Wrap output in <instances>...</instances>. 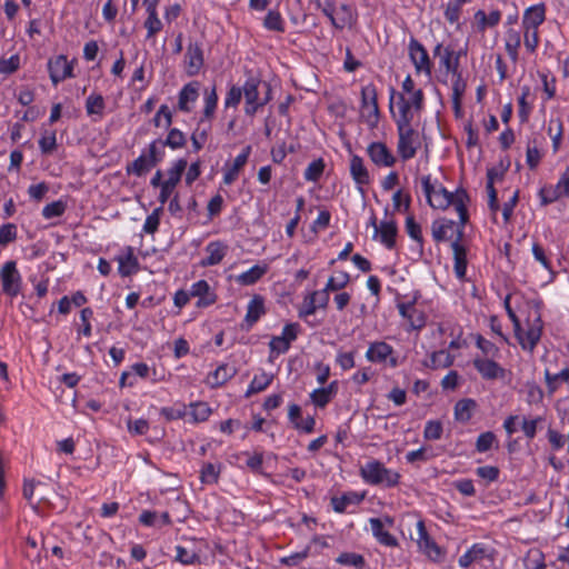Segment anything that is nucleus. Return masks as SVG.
<instances>
[{
	"instance_id": "nucleus-32",
	"label": "nucleus",
	"mask_w": 569,
	"mask_h": 569,
	"mask_svg": "<svg viewBox=\"0 0 569 569\" xmlns=\"http://www.w3.org/2000/svg\"><path fill=\"white\" fill-rule=\"evenodd\" d=\"M471 2V0H451L447 3L445 8V19L450 24H457V28H459V20L462 12V7L466 3Z\"/></svg>"
},
{
	"instance_id": "nucleus-35",
	"label": "nucleus",
	"mask_w": 569,
	"mask_h": 569,
	"mask_svg": "<svg viewBox=\"0 0 569 569\" xmlns=\"http://www.w3.org/2000/svg\"><path fill=\"white\" fill-rule=\"evenodd\" d=\"M156 164H151L149 158L146 154L138 157L132 163L127 166V173L141 177L150 171Z\"/></svg>"
},
{
	"instance_id": "nucleus-26",
	"label": "nucleus",
	"mask_w": 569,
	"mask_h": 569,
	"mask_svg": "<svg viewBox=\"0 0 569 569\" xmlns=\"http://www.w3.org/2000/svg\"><path fill=\"white\" fill-rule=\"evenodd\" d=\"M350 173L358 186L368 184L370 177L361 157L353 154L350 160ZM362 191V189L360 188Z\"/></svg>"
},
{
	"instance_id": "nucleus-36",
	"label": "nucleus",
	"mask_w": 569,
	"mask_h": 569,
	"mask_svg": "<svg viewBox=\"0 0 569 569\" xmlns=\"http://www.w3.org/2000/svg\"><path fill=\"white\" fill-rule=\"evenodd\" d=\"M521 46L520 32L513 29H509L506 32V50L509 57L516 61L518 59V50Z\"/></svg>"
},
{
	"instance_id": "nucleus-33",
	"label": "nucleus",
	"mask_w": 569,
	"mask_h": 569,
	"mask_svg": "<svg viewBox=\"0 0 569 569\" xmlns=\"http://www.w3.org/2000/svg\"><path fill=\"white\" fill-rule=\"evenodd\" d=\"M204 108H203V117L200 119V123H204L206 120L210 121L211 118L214 114L217 103H218V96L216 91V87L213 86L211 90H206L204 92Z\"/></svg>"
},
{
	"instance_id": "nucleus-3",
	"label": "nucleus",
	"mask_w": 569,
	"mask_h": 569,
	"mask_svg": "<svg viewBox=\"0 0 569 569\" xmlns=\"http://www.w3.org/2000/svg\"><path fill=\"white\" fill-rule=\"evenodd\" d=\"M398 144L397 152L403 161L412 159L420 148L419 133L411 124L397 126Z\"/></svg>"
},
{
	"instance_id": "nucleus-51",
	"label": "nucleus",
	"mask_w": 569,
	"mask_h": 569,
	"mask_svg": "<svg viewBox=\"0 0 569 569\" xmlns=\"http://www.w3.org/2000/svg\"><path fill=\"white\" fill-rule=\"evenodd\" d=\"M190 415L196 422L206 421L211 415L210 407L202 401L190 405Z\"/></svg>"
},
{
	"instance_id": "nucleus-28",
	"label": "nucleus",
	"mask_w": 569,
	"mask_h": 569,
	"mask_svg": "<svg viewBox=\"0 0 569 569\" xmlns=\"http://www.w3.org/2000/svg\"><path fill=\"white\" fill-rule=\"evenodd\" d=\"M237 373L234 366L223 363L208 376V383L212 387H219L226 383Z\"/></svg>"
},
{
	"instance_id": "nucleus-61",
	"label": "nucleus",
	"mask_w": 569,
	"mask_h": 569,
	"mask_svg": "<svg viewBox=\"0 0 569 569\" xmlns=\"http://www.w3.org/2000/svg\"><path fill=\"white\" fill-rule=\"evenodd\" d=\"M539 194L541 198L542 206L552 203L553 201L558 200L559 198L566 196L561 190H559V187L557 184L553 188H542L540 190Z\"/></svg>"
},
{
	"instance_id": "nucleus-52",
	"label": "nucleus",
	"mask_w": 569,
	"mask_h": 569,
	"mask_svg": "<svg viewBox=\"0 0 569 569\" xmlns=\"http://www.w3.org/2000/svg\"><path fill=\"white\" fill-rule=\"evenodd\" d=\"M325 170V162L321 158L310 162L305 170V179L307 181H318Z\"/></svg>"
},
{
	"instance_id": "nucleus-15",
	"label": "nucleus",
	"mask_w": 569,
	"mask_h": 569,
	"mask_svg": "<svg viewBox=\"0 0 569 569\" xmlns=\"http://www.w3.org/2000/svg\"><path fill=\"white\" fill-rule=\"evenodd\" d=\"M371 161L377 166L391 167L396 162V158L382 142H371L367 149Z\"/></svg>"
},
{
	"instance_id": "nucleus-30",
	"label": "nucleus",
	"mask_w": 569,
	"mask_h": 569,
	"mask_svg": "<svg viewBox=\"0 0 569 569\" xmlns=\"http://www.w3.org/2000/svg\"><path fill=\"white\" fill-rule=\"evenodd\" d=\"M268 271L267 264H254L249 270L237 276L236 280L242 286H251L259 281Z\"/></svg>"
},
{
	"instance_id": "nucleus-38",
	"label": "nucleus",
	"mask_w": 569,
	"mask_h": 569,
	"mask_svg": "<svg viewBox=\"0 0 569 569\" xmlns=\"http://www.w3.org/2000/svg\"><path fill=\"white\" fill-rule=\"evenodd\" d=\"M187 166H188V162L186 159H183V158L178 159L172 164V167L168 170V179L164 180L163 182H166L170 186L177 187L181 180V177H182Z\"/></svg>"
},
{
	"instance_id": "nucleus-18",
	"label": "nucleus",
	"mask_w": 569,
	"mask_h": 569,
	"mask_svg": "<svg viewBox=\"0 0 569 569\" xmlns=\"http://www.w3.org/2000/svg\"><path fill=\"white\" fill-rule=\"evenodd\" d=\"M199 97V82L192 81L187 83L179 92L178 108L183 112L191 111V104L196 102Z\"/></svg>"
},
{
	"instance_id": "nucleus-29",
	"label": "nucleus",
	"mask_w": 569,
	"mask_h": 569,
	"mask_svg": "<svg viewBox=\"0 0 569 569\" xmlns=\"http://www.w3.org/2000/svg\"><path fill=\"white\" fill-rule=\"evenodd\" d=\"M397 104L399 109V114L397 117L393 114L396 126L411 124L415 118V113L417 112L413 111V108L409 104L403 93L398 94Z\"/></svg>"
},
{
	"instance_id": "nucleus-27",
	"label": "nucleus",
	"mask_w": 569,
	"mask_h": 569,
	"mask_svg": "<svg viewBox=\"0 0 569 569\" xmlns=\"http://www.w3.org/2000/svg\"><path fill=\"white\" fill-rule=\"evenodd\" d=\"M208 257L201 261V266H216L222 261L227 253V246L220 241H213L207 244Z\"/></svg>"
},
{
	"instance_id": "nucleus-16",
	"label": "nucleus",
	"mask_w": 569,
	"mask_h": 569,
	"mask_svg": "<svg viewBox=\"0 0 569 569\" xmlns=\"http://www.w3.org/2000/svg\"><path fill=\"white\" fill-rule=\"evenodd\" d=\"M462 238V227L458 229V237L451 243L455 259V273L458 279L462 280L466 277L467 271V251L466 248L460 243Z\"/></svg>"
},
{
	"instance_id": "nucleus-31",
	"label": "nucleus",
	"mask_w": 569,
	"mask_h": 569,
	"mask_svg": "<svg viewBox=\"0 0 569 569\" xmlns=\"http://www.w3.org/2000/svg\"><path fill=\"white\" fill-rule=\"evenodd\" d=\"M477 408V402L471 398L459 400L455 405V419L459 422H468Z\"/></svg>"
},
{
	"instance_id": "nucleus-37",
	"label": "nucleus",
	"mask_w": 569,
	"mask_h": 569,
	"mask_svg": "<svg viewBox=\"0 0 569 569\" xmlns=\"http://www.w3.org/2000/svg\"><path fill=\"white\" fill-rule=\"evenodd\" d=\"M106 108L104 99L101 94H90L86 100V111L88 116H103Z\"/></svg>"
},
{
	"instance_id": "nucleus-40",
	"label": "nucleus",
	"mask_w": 569,
	"mask_h": 569,
	"mask_svg": "<svg viewBox=\"0 0 569 569\" xmlns=\"http://www.w3.org/2000/svg\"><path fill=\"white\" fill-rule=\"evenodd\" d=\"M455 226L456 222L452 220L433 221L431 227L433 239L437 242L449 239L447 232L448 230H452Z\"/></svg>"
},
{
	"instance_id": "nucleus-34",
	"label": "nucleus",
	"mask_w": 569,
	"mask_h": 569,
	"mask_svg": "<svg viewBox=\"0 0 569 569\" xmlns=\"http://www.w3.org/2000/svg\"><path fill=\"white\" fill-rule=\"evenodd\" d=\"M453 363V357L446 350L435 351L430 356V360L426 362V367L438 369L448 368Z\"/></svg>"
},
{
	"instance_id": "nucleus-8",
	"label": "nucleus",
	"mask_w": 569,
	"mask_h": 569,
	"mask_svg": "<svg viewBox=\"0 0 569 569\" xmlns=\"http://www.w3.org/2000/svg\"><path fill=\"white\" fill-rule=\"evenodd\" d=\"M48 71L53 84L73 77V64L63 54L57 56L48 61Z\"/></svg>"
},
{
	"instance_id": "nucleus-20",
	"label": "nucleus",
	"mask_w": 569,
	"mask_h": 569,
	"mask_svg": "<svg viewBox=\"0 0 569 569\" xmlns=\"http://www.w3.org/2000/svg\"><path fill=\"white\" fill-rule=\"evenodd\" d=\"M398 310L401 317L407 319L412 329L419 330L426 325V317L423 312L415 308L413 303H399Z\"/></svg>"
},
{
	"instance_id": "nucleus-57",
	"label": "nucleus",
	"mask_w": 569,
	"mask_h": 569,
	"mask_svg": "<svg viewBox=\"0 0 569 569\" xmlns=\"http://www.w3.org/2000/svg\"><path fill=\"white\" fill-rule=\"evenodd\" d=\"M220 468L208 462L202 466L200 478L203 483H216L218 481Z\"/></svg>"
},
{
	"instance_id": "nucleus-47",
	"label": "nucleus",
	"mask_w": 569,
	"mask_h": 569,
	"mask_svg": "<svg viewBox=\"0 0 569 569\" xmlns=\"http://www.w3.org/2000/svg\"><path fill=\"white\" fill-rule=\"evenodd\" d=\"M138 269V260L133 256L132 251H129V253L126 257L119 258V273L122 277H128L136 272Z\"/></svg>"
},
{
	"instance_id": "nucleus-64",
	"label": "nucleus",
	"mask_w": 569,
	"mask_h": 569,
	"mask_svg": "<svg viewBox=\"0 0 569 569\" xmlns=\"http://www.w3.org/2000/svg\"><path fill=\"white\" fill-rule=\"evenodd\" d=\"M20 67V57L13 54L10 58L0 59V73L10 74L17 71Z\"/></svg>"
},
{
	"instance_id": "nucleus-60",
	"label": "nucleus",
	"mask_w": 569,
	"mask_h": 569,
	"mask_svg": "<svg viewBox=\"0 0 569 569\" xmlns=\"http://www.w3.org/2000/svg\"><path fill=\"white\" fill-rule=\"evenodd\" d=\"M322 13L330 20L331 24L337 29L336 3L335 0H316Z\"/></svg>"
},
{
	"instance_id": "nucleus-39",
	"label": "nucleus",
	"mask_w": 569,
	"mask_h": 569,
	"mask_svg": "<svg viewBox=\"0 0 569 569\" xmlns=\"http://www.w3.org/2000/svg\"><path fill=\"white\" fill-rule=\"evenodd\" d=\"M569 380V368L562 369L559 373L552 375L548 369L545 370V381L549 393H553L560 381Z\"/></svg>"
},
{
	"instance_id": "nucleus-11",
	"label": "nucleus",
	"mask_w": 569,
	"mask_h": 569,
	"mask_svg": "<svg viewBox=\"0 0 569 569\" xmlns=\"http://www.w3.org/2000/svg\"><path fill=\"white\" fill-rule=\"evenodd\" d=\"M493 359L479 357L473 359V367L486 380L502 379L506 376V370Z\"/></svg>"
},
{
	"instance_id": "nucleus-48",
	"label": "nucleus",
	"mask_w": 569,
	"mask_h": 569,
	"mask_svg": "<svg viewBox=\"0 0 569 569\" xmlns=\"http://www.w3.org/2000/svg\"><path fill=\"white\" fill-rule=\"evenodd\" d=\"M495 445L498 447L496 435L492 431H486L478 436L475 446L476 450L482 453L490 450Z\"/></svg>"
},
{
	"instance_id": "nucleus-7",
	"label": "nucleus",
	"mask_w": 569,
	"mask_h": 569,
	"mask_svg": "<svg viewBox=\"0 0 569 569\" xmlns=\"http://www.w3.org/2000/svg\"><path fill=\"white\" fill-rule=\"evenodd\" d=\"M409 57L418 73L423 72L431 77L432 63L426 48L415 38L409 42Z\"/></svg>"
},
{
	"instance_id": "nucleus-62",
	"label": "nucleus",
	"mask_w": 569,
	"mask_h": 569,
	"mask_svg": "<svg viewBox=\"0 0 569 569\" xmlns=\"http://www.w3.org/2000/svg\"><path fill=\"white\" fill-rule=\"evenodd\" d=\"M406 231L411 239H413L420 246H422L421 227L419 223L416 222L412 216H408L406 219Z\"/></svg>"
},
{
	"instance_id": "nucleus-43",
	"label": "nucleus",
	"mask_w": 569,
	"mask_h": 569,
	"mask_svg": "<svg viewBox=\"0 0 569 569\" xmlns=\"http://www.w3.org/2000/svg\"><path fill=\"white\" fill-rule=\"evenodd\" d=\"M336 561L342 566L355 567L358 569H362L366 565L363 556L356 552H342L336 558Z\"/></svg>"
},
{
	"instance_id": "nucleus-24",
	"label": "nucleus",
	"mask_w": 569,
	"mask_h": 569,
	"mask_svg": "<svg viewBox=\"0 0 569 569\" xmlns=\"http://www.w3.org/2000/svg\"><path fill=\"white\" fill-rule=\"evenodd\" d=\"M392 347L383 341L369 345L366 358L371 362H385L392 355Z\"/></svg>"
},
{
	"instance_id": "nucleus-56",
	"label": "nucleus",
	"mask_w": 569,
	"mask_h": 569,
	"mask_svg": "<svg viewBox=\"0 0 569 569\" xmlns=\"http://www.w3.org/2000/svg\"><path fill=\"white\" fill-rule=\"evenodd\" d=\"M201 124L202 123L199 122V126L192 132L191 138H190L191 142H192V148L196 152L199 151L200 149H202V147L208 138V131L210 130V124H208L204 128H201Z\"/></svg>"
},
{
	"instance_id": "nucleus-10",
	"label": "nucleus",
	"mask_w": 569,
	"mask_h": 569,
	"mask_svg": "<svg viewBox=\"0 0 569 569\" xmlns=\"http://www.w3.org/2000/svg\"><path fill=\"white\" fill-rule=\"evenodd\" d=\"M542 333V323L541 319L538 317L528 328V330L523 333L522 329L518 332H515V336L521 346L522 349L528 351H533L540 341Z\"/></svg>"
},
{
	"instance_id": "nucleus-6",
	"label": "nucleus",
	"mask_w": 569,
	"mask_h": 569,
	"mask_svg": "<svg viewBox=\"0 0 569 569\" xmlns=\"http://www.w3.org/2000/svg\"><path fill=\"white\" fill-rule=\"evenodd\" d=\"M260 86L261 81L256 78L248 79L243 84L242 94L246 100L244 112L248 116H253L260 107L267 104L270 100V97L259 98Z\"/></svg>"
},
{
	"instance_id": "nucleus-44",
	"label": "nucleus",
	"mask_w": 569,
	"mask_h": 569,
	"mask_svg": "<svg viewBox=\"0 0 569 569\" xmlns=\"http://www.w3.org/2000/svg\"><path fill=\"white\" fill-rule=\"evenodd\" d=\"M548 134L552 140L553 151L557 152L562 138V122L559 118L550 119L548 122Z\"/></svg>"
},
{
	"instance_id": "nucleus-23",
	"label": "nucleus",
	"mask_w": 569,
	"mask_h": 569,
	"mask_svg": "<svg viewBox=\"0 0 569 569\" xmlns=\"http://www.w3.org/2000/svg\"><path fill=\"white\" fill-rule=\"evenodd\" d=\"M546 9L542 3L529 7L523 14V29H538L545 21Z\"/></svg>"
},
{
	"instance_id": "nucleus-41",
	"label": "nucleus",
	"mask_w": 569,
	"mask_h": 569,
	"mask_svg": "<svg viewBox=\"0 0 569 569\" xmlns=\"http://www.w3.org/2000/svg\"><path fill=\"white\" fill-rule=\"evenodd\" d=\"M362 500L357 493H347L341 497H333L331 499L332 508L336 512L342 513L346 511L348 505L359 503Z\"/></svg>"
},
{
	"instance_id": "nucleus-12",
	"label": "nucleus",
	"mask_w": 569,
	"mask_h": 569,
	"mask_svg": "<svg viewBox=\"0 0 569 569\" xmlns=\"http://www.w3.org/2000/svg\"><path fill=\"white\" fill-rule=\"evenodd\" d=\"M433 56L440 58V66L446 69L447 73H457L459 70V59L461 52L453 51L450 47L443 48L438 43L433 49Z\"/></svg>"
},
{
	"instance_id": "nucleus-55",
	"label": "nucleus",
	"mask_w": 569,
	"mask_h": 569,
	"mask_svg": "<svg viewBox=\"0 0 569 569\" xmlns=\"http://www.w3.org/2000/svg\"><path fill=\"white\" fill-rule=\"evenodd\" d=\"M337 17V29H343L347 26H351L353 22V16L350 6L341 4L339 10L336 11Z\"/></svg>"
},
{
	"instance_id": "nucleus-19",
	"label": "nucleus",
	"mask_w": 569,
	"mask_h": 569,
	"mask_svg": "<svg viewBox=\"0 0 569 569\" xmlns=\"http://www.w3.org/2000/svg\"><path fill=\"white\" fill-rule=\"evenodd\" d=\"M250 150H251V148H250V146H248L240 154H238L234 158L232 166H230V167L226 166L224 174H223V183L224 184L230 186L237 180L240 170L244 167V164L248 161Z\"/></svg>"
},
{
	"instance_id": "nucleus-49",
	"label": "nucleus",
	"mask_w": 569,
	"mask_h": 569,
	"mask_svg": "<svg viewBox=\"0 0 569 569\" xmlns=\"http://www.w3.org/2000/svg\"><path fill=\"white\" fill-rule=\"evenodd\" d=\"M350 282V276L349 273L345 272V271H338L336 276H331L327 283H326V289L331 292V291H338V290H341L343 289L345 287H347V284Z\"/></svg>"
},
{
	"instance_id": "nucleus-42",
	"label": "nucleus",
	"mask_w": 569,
	"mask_h": 569,
	"mask_svg": "<svg viewBox=\"0 0 569 569\" xmlns=\"http://www.w3.org/2000/svg\"><path fill=\"white\" fill-rule=\"evenodd\" d=\"M186 137L182 131L177 128L169 130L166 140H161V147H170L171 149H180L186 146Z\"/></svg>"
},
{
	"instance_id": "nucleus-14",
	"label": "nucleus",
	"mask_w": 569,
	"mask_h": 569,
	"mask_svg": "<svg viewBox=\"0 0 569 569\" xmlns=\"http://www.w3.org/2000/svg\"><path fill=\"white\" fill-rule=\"evenodd\" d=\"M398 234V227L393 219L382 220L379 227L376 228L373 238L379 237L380 242L387 249H393L396 247V237Z\"/></svg>"
},
{
	"instance_id": "nucleus-2",
	"label": "nucleus",
	"mask_w": 569,
	"mask_h": 569,
	"mask_svg": "<svg viewBox=\"0 0 569 569\" xmlns=\"http://www.w3.org/2000/svg\"><path fill=\"white\" fill-rule=\"evenodd\" d=\"M360 476L365 482L372 486L396 487L399 483L400 475L385 467L379 460H370L360 468Z\"/></svg>"
},
{
	"instance_id": "nucleus-46",
	"label": "nucleus",
	"mask_w": 569,
	"mask_h": 569,
	"mask_svg": "<svg viewBox=\"0 0 569 569\" xmlns=\"http://www.w3.org/2000/svg\"><path fill=\"white\" fill-rule=\"evenodd\" d=\"M272 379L273 376L267 372L254 376L247 390V396L263 391L272 382Z\"/></svg>"
},
{
	"instance_id": "nucleus-22",
	"label": "nucleus",
	"mask_w": 569,
	"mask_h": 569,
	"mask_svg": "<svg viewBox=\"0 0 569 569\" xmlns=\"http://www.w3.org/2000/svg\"><path fill=\"white\" fill-rule=\"evenodd\" d=\"M488 549L482 543H475L458 560L461 568H468L472 563H480L483 559L489 558Z\"/></svg>"
},
{
	"instance_id": "nucleus-13",
	"label": "nucleus",
	"mask_w": 569,
	"mask_h": 569,
	"mask_svg": "<svg viewBox=\"0 0 569 569\" xmlns=\"http://www.w3.org/2000/svg\"><path fill=\"white\" fill-rule=\"evenodd\" d=\"M204 62L201 43L190 42L184 54L186 71L188 76L199 73Z\"/></svg>"
},
{
	"instance_id": "nucleus-54",
	"label": "nucleus",
	"mask_w": 569,
	"mask_h": 569,
	"mask_svg": "<svg viewBox=\"0 0 569 569\" xmlns=\"http://www.w3.org/2000/svg\"><path fill=\"white\" fill-rule=\"evenodd\" d=\"M39 147L42 153H52L57 148L56 131H44L39 140Z\"/></svg>"
},
{
	"instance_id": "nucleus-63",
	"label": "nucleus",
	"mask_w": 569,
	"mask_h": 569,
	"mask_svg": "<svg viewBox=\"0 0 569 569\" xmlns=\"http://www.w3.org/2000/svg\"><path fill=\"white\" fill-rule=\"evenodd\" d=\"M476 475L488 482H493L498 480L500 470L495 466H482L476 469Z\"/></svg>"
},
{
	"instance_id": "nucleus-1",
	"label": "nucleus",
	"mask_w": 569,
	"mask_h": 569,
	"mask_svg": "<svg viewBox=\"0 0 569 569\" xmlns=\"http://www.w3.org/2000/svg\"><path fill=\"white\" fill-rule=\"evenodd\" d=\"M421 186L430 207L446 210L453 206L459 214L460 226L463 227L468 222L467 204L470 197L463 188H458L455 192L448 191L445 187L436 189L430 174L421 177Z\"/></svg>"
},
{
	"instance_id": "nucleus-53",
	"label": "nucleus",
	"mask_w": 569,
	"mask_h": 569,
	"mask_svg": "<svg viewBox=\"0 0 569 569\" xmlns=\"http://www.w3.org/2000/svg\"><path fill=\"white\" fill-rule=\"evenodd\" d=\"M163 212L162 207L156 208L147 218L143 224V231L148 234H153L160 224V217Z\"/></svg>"
},
{
	"instance_id": "nucleus-4",
	"label": "nucleus",
	"mask_w": 569,
	"mask_h": 569,
	"mask_svg": "<svg viewBox=\"0 0 569 569\" xmlns=\"http://www.w3.org/2000/svg\"><path fill=\"white\" fill-rule=\"evenodd\" d=\"M362 116L370 128H376L379 121L378 93L375 84L369 83L361 90Z\"/></svg>"
},
{
	"instance_id": "nucleus-58",
	"label": "nucleus",
	"mask_w": 569,
	"mask_h": 569,
	"mask_svg": "<svg viewBox=\"0 0 569 569\" xmlns=\"http://www.w3.org/2000/svg\"><path fill=\"white\" fill-rule=\"evenodd\" d=\"M476 345L482 351L483 358H496L500 353L499 348L482 336L477 337Z\"/></svg>"
},
{
	"instance_id": "nucleus-59",
	"label": "nucleus",
	"mask_w": 569,
	"mask_h": 569,
	"mask_svg": "<svg viewBox=\"0 0 569 569\" xmlns=\"http://www.w3.org/2000/svg\"><path fill=\"white\" fill-rule=\"evenodd\" d=\"M442 423L438 420H430L426 423L423 437L427 440H438L442 436Z\"/></svg>"
},
{
	"instance_id": "nucleus-50",
	"label": "nucleus",
	"mask_w": 569,
	"mask_h": 569,
	"mask_svg": "<svg viewBox=\"0 0 569 569\" xmlns=\"http://www.w3.org/2000/svg\"><path fill=\"white\" fill-rule=\"evenodd\" d=\"M66 209L67 202L60 199L44 206L42 209V216L46 219L58 218L64 213Z\"/></svg>"
},
{
	"instance_id": "nucleus-5",
	"label": "nucleus",
	"mask_w": 569,
	"mask_h": 569,
	"mask_svg": "<svg viewBox=\"0 0 569 569\" xmlns=\"http://www.w3.org/2000/svg\"><path fill=\"white\" fill-rule=\"evenodd\" d=\"M0 278L2 282V291L14 298L21 292L22 278L17 269V263L13 260L7 261L1 270Z\"/></svg>"
},
{
	"instance_id": "nucleus-17",
	"label": "nucleus",
	"mask_w": 569,
	"mask_h": 569,
	"mask_svg": "<svg viewBox=\"0 0 569 569\" xmlns=\"http://www.w3.org/2000/svg\"><path fill=\"white\" fill-rule=\"evenodd\" d=\"M266 313L263 297L256 295L249 301L242 328L249 330Z\"/></svg>"
},
{
	"instance_id": "nucleus-21",
	"label": "nucleus",
	"mask_w": 569,
	"mask_h": 569,
	"mask_svg": "<svg viewBox=\"0 0 569 569\" xmlns=\"http://www.w3.org/2000/svg\"><path fill=\"white\" fill-rule=\"evenodd\" d=\"M190 296L198 297V307H208L216 302V295L210 291V286L206 280H199L191 286Z\"/></svg>"
},
{
	"instance_id": "nucleus-9",
	"label": "nucleus",
	"mask_w": 569,
	"mask_h": 569,
	"mask_svg": "<svg viewBox=\"0 0 569 569\" xmlns=\"http://www.w3.org/2000/svg\"><path fill=\"white\" fill-rule=\"evenodd\" d=\"M413 539L417 541L419 549L423 553H426L430 559L438 560L441 557L440 548L429 536L425 522L422 520H419L417 522V532Z\"/></svg>"
},
{
	"instance_id": "nucleus-45",
	"label": "nucleus",
	"mask_w": 569,
	"mask_h": 569,
	"mask_svg": "<svg viewBox=\"0 0 569 569\" xmlns=\"http://www.w3.org/2000/svg\"><path fill=\"white\" fill-rule=\"evenodd\" d=\"M263 27L271 31L283 32L284 22L279 11L270 10L263 19Z\"/></svg>"
},
{
	"instance_id": "nucleus-25",
	"label": "nucleus",
	"mask_w": 569,
	"mask_h": 569,
	"mask_svg": "<svg viewBox=\"0 0 569 569\" xmlns=\"http://www.w3.org/2000/svg\"><path fill=\"white\" fill-rule=\"evenodd\" d=\"M369 523L373 536L381 545L387 547L398 546L397 538L383 529L382 519L371 518Z\"/></svg>"
}]
</instances>
